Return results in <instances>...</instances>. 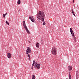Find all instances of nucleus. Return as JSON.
<instances>
[{"instance_id":"1","label":"nucleus","mask_w":79,"mask_h":79,"mask_svg":"<svg viewBox=\"0 0 79 79\" xmlns=\"http://www.w3.org/2000/svg\"><path fill=\"white\" fill-rule=\"evenodd\" d=\"M37 17L39 19L43 22V26L45 25V22L44 21V19L45 17V14H44V12H39L37 14Z\"/></svg>"},{"instance_id":"2","label":"nucleus","mask_w":79,"mask_h":79,"mask_svg":"<svg viewBox=\"0 0 79 79\" xmlns=\"http://www.w3.org/2000/svg\"><path fill=\"white\" fill-rule=\"evenodd\" d=\"M51 53L54 55H56L57 54V50L56 47L53 46L51 50Z\"/></svg>"},{"instance_id":"3","label":"nucleus","mask_w":79,"mask_h":79,"mask_svg":"<svg viewBox=\"0 0 79 79\" xmlns=\"http://www.w3.org/2000/svg\"><path fill=\"white\" fill-rule=\"evenodd\" d=\"M23 27L25 29L26 32L28 33V34H30V32L29 31V30H28L27 27V26H26V22H25V21H23Z\"/></svg>"},{"instance_id":"4","label":"nucleus","mask_w":79,"mask_h":79,"mask_svg":"<svg viewBox=\"0 0 79 79\" xmlns=\"http://www.w3.org/2000/svg\"><path fill=\"white\" fill-rule=\"evenodd\" d=\"M34 67L35 68H37L39 69L40 68V64H37V62H35Z\"/></svg>"},{"instance_id":"5","label":"nucleus","mask_w":79,"mask_h":79,"mask_svg":"<svg viewBox=\"0 0 79 79\" xmlns=\"http://www.w3.org/2000/svg\"><path fill=\"white\" fill-rule=\"evenodd\" d=\"M31 48L29 47H27V49L26 51V54H28V53H31Z\"/></svg>"},{"instance_id":"6","label":"nucleus","mask_w":79,"mask_h":79,"mask_svg":"<svg viewBox=\"0 0 79 79\" xmlns=\"http://www.w3.org/2000/svg\"><path fill=\"white\" fill-rule=\"evenodd\" d=\"M29 18L31 19V21L33 23H34V21H35V20H34V17H33V16H31L30 17H29Z\"/></svg>"},{"instance_id":"7","label":"nucleus","mask_w":79,"mask_h":79,"mask_svg":"<svg viewBox=\"0 0 79 79\" xmlns=\"http://www.w3.org/2000/svg\"><path fill=\"white\" fill-rule=\"evenodd\" d=\"M70 30L72 37H74V32H73V29H72V28H70Z\"/></svg>"},{"instance_id":"8","label":"nucleus","mask_w":79,"mask_h":79,"mask_svg":"<svg viewBox=\"0 0 79 79\" xmlns=\"http://www.w3.org/2000/svg\"><path fill=\"white\" fill-rule=\"evenodd\" d=\"M7 57L8 58H11V54H10V53H7Z\"/></svg>"},{"instance_id":"9","label":"nucleus","mask_w":79,"mask_h":79,"mask_svg":"<svg viewBox=\"0 0 79 79\" xmlns=\"http://www.w3.org/2000/svg\"><path fill=\"white\" fill-rule=\"evenodd\" d=\"M68 68V70H69V71H71L72 70V66H69Z\"/></svg>"},{"instance_id":"10","label":"nucleus","mask_w":79,"mask_h":79,"mask_svg":"<svg viewBox=\"0 0 79 79\" xmlns=\"http://www.w3.org/2000/svg\"><path fill=\"white\" fill-rule=\"evenodd\" d=\"M73 37V40L74 41V42H76V37H75V36Z\"/></svg>"},{"instance_id":"11","label":"nucleus","mask_w":79,"mask_h":79,"mask_svg":"<svg viewBox=\"0 0 79 79\" xmlns=\"http://www.w3.org/2000/svg\"><path fill=\"white\" fill-rule=\"evenodd\" d=\"M36 47L37 48H39V46H40V44L39 43H37L36 44Z\"/></svg>"},{"instance_id":"12","label":"nucleus","mask_w":79,"mask_h":79,"mask_svg":"<svg viewBox=\"0 0 79 79\" xmlns=\"http://www.w3.org/2000/svg\"><path fill=\"white\" fill-rule=\"evenodd\" d=\"M31 77L32 79H35V77L34 75H32Z\"/></svg>"},{"instance_id":"13","label":"nucleus","mask_w":79,"mask_h":79,"mask_svg":"<svg viewBox=\"0 0 79 79\" xmlns=\"http://www.w3.org/2000/svg\"><path fill=\"white\" fill-rule=\"evenodd\" d=\"M72 11L73 15L74 16L76 17V15H75V14H74V10H73V9H72Z\"/></svg>"},{"instance_id":"14","label":"nucleus","mask_w":79,"mask_h":79,"mask_svg":"<svg viewBox=\"0 0 79 79\" xmlns=\"http://www.w3.org/2000/svg\"><path fill=\"white\" fill-rule=\"evenodd\" d=\"M17 3L18 5H20L21 4V1L20 0H18V1Z\"/></svg>"},{"instance_id":"15","label":"nucleus","mask_w":79,"mask_h":79,"mask_svg":"<svg viewBox=\"0 0 79 79\" xmlns=\"http://www.w3.org/2000/svg\"><path fill=\"white\" fill-rule=\"evenodd\" d=\"M28 60H30L31 59V57H30V55L29 54L28 55Z\"/></svg>"},{"instance_id":"16","label":"nucleus","mask_w":79,"mask_h":79,"mask_svg":"<svg viewBox=\"0 0 79 79\" xmlns=\"http://www.w3.org/2000/svg\"><path fill=\"white\" fill-rule=\"evenodd\" d=\"M6 23L8 25H9L10 24L8 22V21H6Z\"/></svg>"},{"instance_id":"17","label":"nucleus","mask_w":79,"mask_h":79,"mask_svg":"<svg viewBox=\"0 0 79 79\" xmlns=\"http://www.w3.org/2000/svg\"><path fill=\"white\" fill-rule=\"evenodd\" d=\"M70 78H71V75L70 74H69V79H70Z\"/></svg>"},{"instance_id":"18","label":"nucleus","mask_w":79,"mask_h":79,"mask_svg":"<svg viewBox=\"0 0 79 79\" xmlns=\"http://www.w3.org/2000/svg\"><path fill=\"white\" fill-rule=\"evenodd\" d=\"M3 18H5V15L3 14Z\"/></svg>"},{"instance_id":"19","label":"nucleus","mask_w":79,"mask_h":79,"mask_svg":"<svg viewBox=\"0 0 79 79\" xmlns=\"http://www.w3.org/2000/svg\"><path fill=\"white\" fill-rule=\"evenodd\" d=\"M35 60H33V63H35Z\"/></svg>"},{"instance_id":"20","label":"nucleus","mask_w":79,"mask_h":79,"mask_svg":"<svg viewBox=\"0 0 79 79\" xmlns=\"http://www.w3.org/2000/svg\"><path fill=\"white\" fill-rule=\"evenodd\" d=\"M35 65V64L34 63H33L32 65L34 66Z\"/></svg>"},{"instance_id":"21","label":"nucleus","mask_w":79,"mask_h":79,"mask_svg":"<svg viewBox=\"0 0 79 79\" xmlns=\"http://www.w3.org/2000/svg\"><path fill=\"white\" fill-rule=\"evenodd\" d=\"M5 15H7V13H6V14H5Z\"/></svg>"},{"instance_id":"22","label":"nucleus","mask_w":79,"mask_h":79,"mask_svg":"<svg viewBox=\"0 0 79 79\" xmlns=\"http://www.w3.org/2000/svg\"><path fill=\"white\" fill-rule=\"evenodd\" d=\"M76 78H78V77L77 75V77H76Z\"/></svg>"},{"instance_id":"23","label":"nucleus","mask_w":79,"mask_h":79,"mask_svg":"<svg viewBox=\"0 0 79 79\" xmlns=\"http://www.w3.org/2000/svg\"><path fill=\"white\" fill-rule=\"evenodd\" d=\"M28 42L30 43V42H31V41H28Z\"/></svg>"},{"instance_id":"24","label":"nucleus","mask_w":79,"mask_h":79,"mask_svg":"<svg viewBox=\"0 0 79 79\" xmlns=\"http://www.w3.org/2000/svg\"><path fill=\"white\" fill-rule=\"evenodd\" d=\"M33 67H34V65H32V67H32L33 68Z\"/></svg>"},{"instance_id":"25","label":"nucleus","mask_w":79,"mask_h":79,"mask_svg":"<svg viewBox=\"0 0 79 79\" xmlns=\"http://www.w3.org/2000/svg\"><path fill=\"white\" fill-rule=\"evenodd\" d=\"M31 69H33V67H31Z\"/></svg>"},{"instance_id":"26","label":"nucleus","mask_w":79,"mask_h":79,"mask_svg":"<svg viewBox=\"0 0 79 79\" xmlns=\"http://www.w3.org/2000/svg\"><path fill=\"white\" fill-rule=\"evenodd\" d=\"M74 0H73V3H74Z\"/></svg>"},{"instance_id":"27","label":"nucleus","mask_w":79,"mask_h":79,"mask_svg":"<svg viewBox=\"0 0 79 79\" xmlns=\"http://www.w3.org/2000/svg\"><path fill=\"white\" fill-rule=\"evenodd\" d=\"M76 79H78V78H76Z\"/></svg>"},{"instance_id":"28","label":"nucleus","mask_w":79,"mask_h":79,"mask_svg":"<svg viewBox=\"0 0 79 79\" xmlns=\"http://www.w3.org/2000/svg\"><path fill=\"white\" fill-rule=\"evenodd\" d=\"M20 11V10H19V11Z\"/></svg>"},{"instance_id":"29","label":"nucleus","mask_w":79,"mask_h":79,"mask_svg":"<svg viewBox=\"0 0 79 79\" xmlns=\"http://www.w3.org/2000/svg\"><path fill=\"white\" fill-rule=\"evenodd\" d=\"M69 79H71V78H69Z\"/></svg>"},{"instance_id":"30","label":"nucleus","mask_w":79,"mask_h":79,"mask_svg":"<svg viewBox=\"0 0 79 79\" xmlns=\"http://www.w3.org/2000/svg\"><path fill=\"white\" fill-rule=\"evenodd\" d=\"M66 79H68V78H66Z\"/></svg>"}]
</instances>
